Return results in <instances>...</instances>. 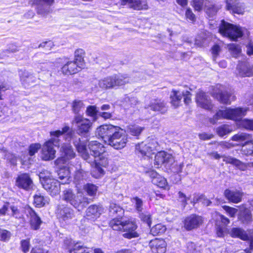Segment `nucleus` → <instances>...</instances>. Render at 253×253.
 Segmentation results:
<instances>
[{
    "label": "nucleus",
    "mask_w": 253,
    "mask_h": 253,
    "mask_svg": "<svg viewBox=\"0 0 253 253\" xmlns=\"http://www.w3.org/2000/svg\"><path fill=\"white\" fill-rule=\"evenodd\" d=\"M125 132L120 126L112 125H102L95 131L96 136L117 150L121 149L126 145L127 140Z\"/></svg>",
    "instance_id": "f257e3e1"
},
{
    "label": "nucleus",
    "mask_w": 253,
    "mask_h": 253,
    "mask_svg": "<svg viewBox=\"0 0 253 253\" xmlns=\"http://www.w3.org/2000/svg\"><path fill=\"white\" fill-rule=\"evenodd\" d=\"M88 146L90 153L89 155L94 160L92 163H95V170L100 174H103L104 171L102 167H106L108 164V159L104 155V146L97 141H92Z\"/></svg>",
    "instance_id": "f03ea898"
},
{
    "label": "nucleus",
    "mask_w": 253,
    "mask_h": 253,
    "mask_svg": "<svg viewBox=\"0 0 253 253\" xmlns=\"http://www.w3.org/2000/svg\"><path fill=\"white\" fill-rule=\"evenodd\" d=\"M110 226L114 230L124 232L123 236L128 239L139 236L136 231L137 226L136 223L129 220H124L122 217L114 218L109 222Z\"/></svg>",
    "instance_id": "7ed1b4c3"
},
{
    "label": "nucleus",
    "mask_w": 253,
    "mask_h": 253,
    "mask_svg": "<svg viewBox=\"0 0 253 253\" xmlns=\"http://www.w3.org/2000/svg\"><path fill=\"white\" fill-rule=\"evenodd\" d=\"M62 199L69 203L78 211H82L89 203L88 199L83 194L75 193L71 189H68L63 191Z\"/></svg>",
    "instance_id": "20e7f679"
},
{
    "label": "nucleus",
    "mask_w": 253,
    "mask_h": 253,
    "mask_svg": "<svg viewBox=\"0 0 253 253\" xmlns=\"http://www.w3.org/2000/svg\"><path fill=\"white\" fill-rule=\"evenodd\" d=\"M248 109L246 108H236L235 109H226L225 110H219L212 118L210 119V122L215 124L220 119H228L234 121H239L246 115Z\"/></svg>",
    "instance_id": "39448f33"
},
{
    "label": "nucleus",
    "mask_w": 253,
    "mask_h": 253,
    "mask_svg": "<svg viewBox=\"0 0 253 253\" xmlns=\"http://www.w3.org/2000/svg\"><path fill=\"white\" fill-rule=\"evenodd\" d=\"M129 83V79L126 75H115L108 76L98 81V86L103 89L114 88Z\"/></svg>",
    "instance_id": "423d86ee"
},
{
    "label": "nucleus",
    "mask_w": 253,
    "mask_h": 253,
    "mask_svg": "<svg viewBox=\"0 0 253 253\" xmlns=\"http://www.w3.org/2000/svg\"><path fill=\"white\" fill-rule=\"evenodd\" d=\"M219 33L223 36L235 41L243 36L242 27L222 20L219 28Z\"/></svg>",
    "instance_id": "0eeeda50"
},
{
    "label": "nucleus",
    "mask_w": 253,
    "mask_h": 253,
    "mask_svg": "<svg viewBox=\"0 0 253 253\" xmlns=\"http://www.w3.org/2000/svg\"><path fill=\"white\" fill-rule=\"evenodd\" d=\"M71 123L76 126L77 133L82 136L86 135L89 132L93 124L90 120L81 115H75Z\"/></svg>",
    "instance_id": "6e6552de"
},
{
    "label": "nucleus",
    "mask_w": 253,
    "mask_h": 253,
    "mask_svg": "<svg viewBox=\"0 0 253 253\" xmlns=\"http://www.w3.org/2000/svg\"><path fill=\"white\" fill-rule=\"evenodd\" d=\"M160 149L158 142L154 140H150L147 143L142 142L136 146V150L142 156L150 157L152 154H155Z\"/></svg>",
    "instance_id": "1a4fd4ad"
},
{
    "label": "nucleus",
    "mask_w": 253,
    "mask_h": 253,
    "mask_svg": "<svg viewBox=\"0 0 253 253\" xmlns=\"http://www.w3.org/2000/svg\"><path fill=\"white\" fill-rule=\"evenodd\" d=\"M251 135L246 133H240L234 135L232 138L233 141H245L244 145L242 148V153L247 156H253V140H250Z\"/></svg>",
    "instance_id": "9d476101"
},
{
    "label": "nucleus",
    "mask_w": 253,
    "mask_h": 253,
    "mask_svg": "<svg viewBox=\"0 0 253 253\" xmlns=\"http://www.w3.org/2000/svg\"><path fill=\"white\" fill-rule=\"evenodd\" d=\"M60 151L62 156L56 159L54 163L56 165L66 163L67 161L74 158L76 153L70 143H63L60 148Z\"/></svg>",
    "instance_id": "9b49d317"
},
{
    "label": "nucleus",
    "mask_w": 253,
    "mask_h": 253,
    "mask_svg": "<svg viewBox=\"0 0 253 253\" xmlns=\"http://www.w3.org/2000/svg\"><path fill=\"white\" fill-rule=\"evenodd\" d=\"M224 87L221 85H217L212 92V96L220 102L224 104H230L235 100V96L223 90Z\"/></svg>",
    "instance_id": "f8f14e48"
},
{
    "label": "nucleus",
    "mask_w": 253,
    "mask_h": 253,
    "mask_svg": "<svg viewBox=\"0 0 253 253\" xmlns=\"http://www.w3.org/2000/svg\"><path fill=\"white\" fill-rule=\"evenodd\" d=\"M203 222L202 216L195 214H191L185 218L184 227L187 230H191L200 227Z\"/></svg>",
    "instance_id": "ddd939ff"
},
{
    "label": "nucleus",
    "mask_w": 253,
    "mask_h": 253,
    "mask_svg": "<svg viewBox=\"0 0 253 253\" xmlns=\"http://www.w3.org/2000/svg\"><path fill=\"white\" fill-rule=\"evenodd\" d=\"M15 185L19 188L28 191L33 188V182L29 174L24 173L17 176Z\"/></svg>",
    "instance_id": "4468645a"
},
{
    "label": "nucleus",
    "mask_w": 253,
    "mask_h": 253,
    "mask_svg": "<svg viewBox=\"0 0 253 253\" xmlns=\"http://www.w3.org/2000/svg\"><path fill=\"white\" fill-rule=\"evenodd\" d=\"M19 75L22 84L25 87L33 85L36 82V77L34 74L26 70H20Z\"/></svg>",
    "instance_id": "2eb2a0df"
},
{
    "label": "nucleus",
    "mask_w": 253,
    "mask_h": 253,
    "mask_svg": "<svg viewBox=\"0 0 253 253\" xmlns=\"http://www.w3.org/2000/svg\"><path fill=\"white\" fill-rule=\"evenodd\" d=\"M57 216L61 221L67 222L74 217V211L68 207L61 205L58 208Z\"/></svg>",
    "instance_id": "dca6fc26"
},
{
    "label": "nucleus",
    "mask_w": 253,
    "mask_h": 253,
    "mask_svg": "<svg viewBox=\"0 0 253 253\" xmlns=\"http://www.w3.org/2000/svg\"><path fill=\"white\" fill-rule=\"evenodd\" d=\"M144 108L154 112H159L162 114L165 113L168 110L167 103L160 99L152 100L149 104L144 106Z\"/></svg>",
    "instance_id": "f3484780"
},
{
    "label": "nucleus",
    "mask_w": 253,
    "mask_h": 253,
    "mask_svg": "<svg viewBox=\"0 0 253 253\" xmlns=\"http://www.w3.org/2000/svg\"><path fill=\"white\" fill-rule=\"evenodd\" d=\"M56 150L50 142L46 141L43 144L41 151V158L44 161H50L55 157Z\"/></svg>",
    "instance_id": "a211bd4d"
},
{
    "label": "nucleus",
    "mask_w": 253,
    "mask_h": 253,
    "mask_svg": "<svg viewBox=\"0 0 253 253\" xmlns=\"http://www.w3.org/2000/svg\"><path fill=\"white\" fill-rule=\"evenodd\" d=\"M196 101L198 105L205 109L211 110L212 108L210 97L202 91H199L196 94Z\"/></svg>",
    "instance_id": "6ab92c4d"
},
{
    "label": "nucleus",
    "mask_w": 253,
    "mask_h": 253,
    "mask_svg": "<svg viewBox=\"0 0 253 253\" xmlns=\"http://www.w3.org/2000/svg\"><path fill=\"white\" fill-rule=\"evenodd\" d=\"M229 222V219L226 217L221 214L217 215L215 224L216 226V234L218 237H222L224 236L226 230L225 226L228 224Z\"/></svg>",
    "instance_id": "aec40b11"
},
{
    "label": "nucleus",
    "mask_w": 253,
    "mask_h": 253,
    "mask_svg": "<svg viewBox=\"0 0 253 253\" xmlns=\"http://www.w3.org/2000/svg\"><path fill=\"white\" fill-rule=\"evenodd\" d=\"M43 187L52 196L58 194L60 191V183L55 179L48 180L42 185Z\"/></svg>",
    "instance_id": "412c9836"
},
{
    "label": "nucleus",
    "mask_w": 253,
    "mask_h": 253,
    "mask_svg": "<svg viewBox=\"0 0 253 253\" xmlns=\"http://www.w3.org/2000/svg\"><path fill=\"white\" fill-rule=\"evenodd\" d=\"M54 2V0H37L38 13L44 16L50 13V6Z\"/></svg>",
    "instance_id": "4be33fe9"
},
{
    "label": "nucleus",
    "mask_w": 253,
    "mask_h": 253,
    "mask_svg": "<svg viewBox=\"0 0 253 253\" xmlns=\"http://www.w3.org/2000/svg\"><path fill=\"white\" fill-rule=\"evenodd\" d=\"M149 246L153 253H164L166 251L167 243L163 239L156 238L150 242Z\"/></svg>",
    "instance_id": "5701e85b"
},
{
    "label": "nucleus",
    "mask_w": 253,
    "mask_h": 253,
    "mask_svg": "<svg viewBox=\"0 0 253 253\" xmlns=\"http://www.w3.org/2000/svg\"><path fill=\"white\" fill-rule=\"evenodd\" d=\"M238 75L241 77H250L253 76V67L248 62L240 63L237 67Z\"/></svg>",
    "instance_id": "b1692460"
},
{
    "label": "nucleus",
    "mask_w": 253,
    "mask_h": 253,
    "mask_svg": "<svg viewBox=\"0 0 253 253\" xmlns=\"http://www.w3.org/2000/svg\"><path fill=\"white\" fill-rule=\"evenodd\" d=\"M127 4L130 8L135 10L147 9L148 8L147 0H122V5Z\"/></svg>",
    "instance_id": "393cba45"
},
{
    "label": "nucleus",
    "mask_w": 253,
    "mask_h": 253,
    "mask_svg": "<svg viewBox=\"0 0 253 253\" xmlns=\"http://www.w3.org/2000/svg\"><path fill=\"white\" fill-rule=\"evenodd\" d=\"M70 129L68 126H65L62 128V130H57L55 131H52L50 132V135L51 138L47 141L51 143V145L54 146L59 147L60 144V139L59 137L63 134L67 133Z\"/></svg>",
    "instance_id": "a878e982"
},
{
    "label": "nucleus",
    "mask_w": 253,
    "mask_h": 253,
    "mask_svg": "<svg viewBox=\"0 0 253 253\" xmlns=\"http://www.w3.org/2000/svg\"><path fill=\"white\" fill-rule=\"evenodd\" d=\"M155 165L158 166L162 165H167L168 163L173 161L170 155L164 151L158 152L155 157Z\"/></svg>",
    "instance_id": "bb28decb"
},
{
    "label": "nucleus",
    "mask_w": 253,
    "mask_h": 253,
    "mask_svg": "<svg viewBox=\"0 0 253 253\" xmlns=\"http://www.w3.org/2000/svg\"><path fill=\"white\" fill-rule=\"evenodd\" d=\"M101 211V207L96 205H92L86 209L84 217L88 220L94 221L100 216Z\"/></svg>",
    "instance_id": "cd10ccee"
},
{
    "label": "nucleus",
    "mask_w": 253,
    "mask_h": 253,
    "mask_svg": "<svg viewBox=\"0 0 253 253\" xmlns=\"http://www.w3.org/2000/svg\"><path fill=\"white\" fill-rule=\"evenodd\" d=\"M64 244L68 247L69 253H85L83 246L80 243H75L71 239H66L64 241Z\"/></svg>",
    "instance_id": "c85d7f7f"
},
{
    "label": "nucleus",
    "mask_w": 253,
    "mask_h": 253,
    "mask_svg": "<svg viewBox=\"0 0 253 253\" xmlns=\"http://www.w3.org/2000/svg\"><path fill=\"white\" fill-rule=\"evenodd\" d=\"M28 213L30 215L29 222L31 228L33 230H38L42 223L40 217L32 209L29 210Z\"/></svg>",
    "instance_id": "c756f323"
},
{
    "label": "nucleus",
    "mask_w": 253,
    "mask_h": 253,
    "mask_svg": "<svg viewBox=\"0 0 253 253\" xmlns=\"http://www.w3.org/2000/svg\"><path fill=\"white\" fill-rule=\"evenodd\" d=\"M224 161L226 163L231 164L242 170H245L248 167H253V162L245 164L232 157H224Z\"/></svg>",
    "instance_id": "7c9ffc66"
},
{
    "label": "nucleus",
    "mask_w": 253,
    "mask_h": 253,
    "mask_svg": "<svg viewBox=\"0 0 253 253\" xmlns=\"http://www.w3.org/2000/svg\"><path fill=\"white\" fill-rule=\"evenodd\" d=\"M224 195L228 200L234 203L240 202L242 197V193L239 191L231 190L229 189L224 191Z\"/></svg>",
    "instance_id": "2f4dec72"
},
{
    "label": "nucleus",
    "mask_w": 253,
    "mask_h": 253,
    "mask_svg": "<svg viewBox=\"0 0 253 253\" xmlns=\"http://www.w3.org/2000/svg\"><path fill=\"white\" fill-rule=\"evenodd\" d=\"M82 68L74 60L68 61L62 67L61 70L63 74L71 75L77 73Z\"/></svg>",
    "instance_id": "473e14b6"
},
{
    "label": "nucleus",
    "mask_w": 253,
    "mask_h": 253,
    "mask_svg": "<svg viewBox=\"0 0 253 253\" xmlns=\"http://www.w3.org/2000/svg\"><path fill=\"white\" fill-rule=\"evenodd\" d=\"M74 144L78 152L81 155L82 158L87 162L92 163L94 160L87 153L86 145L84 144V143L81 142L80 140L79 139V142L76 141L74 143Z\"/></svg>",
    "instance_id": "72a5a7b5"
},
{
    "label": "nucleus",
    "mask_w": 253,
    "mask_h": 253,
    "mask_svg": "<svg viewBox=\"0 0 253 253\" xmlns=\"http://www.w3.org/2000/svg\"><path fill=\"white\" fill-rule=\"evenodd\" d=\"M229 234L233 238H238L246 241L249 239V236L244 229L239 227H233L228 231Z\"/></svg>",
    "instance_id": "f704fd0d"
},
{
    "label": "nucleus",
    "mask_w": 253,
    "mask_h": 253,
    "mask_svg": "<svg viewBox=\"0 0 253 253\" xmlns=\"http://www.w3.org/2000/svg\"><path fill=\"white\" fill-rule=\"evenodd\" d=\"M238 219L244 224H250L253 220L251 211L247 209L240 211Z\"/></svg>",
    "instance_id": "c9c22d12"
},
{
    "label": "nucleus",
    "mask_w": 253,
    "mask_h": 253,
    "mask_svg": "<svg viewBox=\"0 0 253 253\" xmlns=\"http://www.w3.org/2000/svg\"><path fill=\"white\" fill-rule=\"evenodd\" d=\"M58 175L59 178L62 180L61 182L62 184L69 183L70 177V171L68 168L64 167L60 169L58 171Z\"/></svg>",
    "instance_id": "e433bc0d"
},
{
    "label": "nucleus",
    "mask_w": 253,
    "mask_h": 253,
    "mask_svg": "<svg viewBox=\"0 0 253 253\" xmlns=\"http://www.w3.org/2000/svg\"><path fill=\"white\" fill-rule=\"evenodd\" d=\"M171 103L174 107H177L182 99V93L179 91L172 90L171 94Z\"/></svg>",
    "instance_id": "4c0bfd02"
},
{
    "label": "nucleus",
    "mask_w": 253,
    "mask_h": 253,
    "mask_svg": "<svg viewBox=\"0 0 253 253\" xmlns=\"http://www.w3.org/2000/svg\"><path fill=\"white\" fill-rule=\"evenodd\" d=\"M84 52L82 49H77L75 52L74 61L82 68L84 67Z\"/></svg>",
    "instance_id": "58836bf2"
},
{
    "label": "nucleus",
    "mask_w": 253,
    "mask_h": 253,
    "mask_svg": "<svg viewBox=\"0 0 253 253\" xmlns=\"http://www.w3.org/2000/svg\"><path fill=\"white\" fill-rule=\"evenodd\" d=\"M123 213V210L119 206L114 203L110 204L109 207V214L110 216H113L115 214L121 216Z\"/></svg>",
    "instance_id": "ea45409f"
},
{
    "label": "nucleus",
    "mask_w": 253,
    "mask_h": 253,
    "mask_svg": "<svg viewBox=\"0 0 253 253\" xmlns=\"http://www.w3.org/2000/svg\"><path fill=\"white\" fill-rule=\"evenodd\" d=\"M232 131V127L228 125H223L216 128V133L220 137H223Z\"/></svg>",
    "instance_id": "a19ab883"
},
{
    "label": "nucleus",
    "mask_w": 253,
    "mask_h": 253,
    "mask_svg": "<svg viewBox=\"0 0 253 253\" xmlns=\"http://www.w3.org/2000/svg\"><path fill=\"white\" fill-rule=\"evenodd\" d=\"M139 101L138 99L134 96H126L124 99V105L127 107H134L137 104H138Z\"/></svg>",
    "instance_id": "79ce46f5"
},
{
    "label": "nucleus",
    "mask_w": 253,
    "mask_h": 253,
    "mask_svg": "<svg viewBox=\"0 0 253 253\" xmlns=\"http://www.w3.org/2000/svg\"><path fill=\"white\" fill-rule=\"evenodd\" d=\"M47 198H44L40 193L37 194L34 196V204L37 207H43L46 203H47Z\"/></svg>",
    "instance_id": "37998d69"
},
{
    "label": "nucleus",
    "mask_w": 253,
    "mask_h": 253,
    "mask_svg": "<svg viewBox=\"0 0 253 253\" xmlns=\"http://www.w3.org/2000/svg\"><path fill=\"white\" fill-rule=\"evenodd\" d=\"M144 127L137 125H131L127 127V132L130 135L137 136L141 133Z\"/></svg>",
    "instance_id": "c03bdc74"
},
{
    "label": "nucleus",
    "mask_w": 253,
    "mask_h": 253,
    "mask_svg": "<svg viewBox=\"0 0 253 253\" xmlns=\"http://www.w3.org/2000/svg\"><path fill=\"white\" fill-rule=\"evenodd\" d=\"M152 182L154 184L162 188L167 189L168 187L166 179L161 175L152 179Z\"/></svg>",
    "instance_id": "a18cd8bd"
},
{
    "label": "nucleus",
    "mask_w": 253,
    "mask_h": 253,
    "mask_svg": "<svg viewBox=\"0 0 253 253\" xmlns=\"http://www.w3.org/2000/svg\"><path fill=\"white\" fill-rule=\"evenodd\" d=\"M166 230V227L162 224H157L150 230V233L153 236H157L164 233Z\"/></svg>",
    "instance_id": "49530a36"
},
{
    "label": "nucleus",
    "mask_w": 253,
    "mask_h": 253,
    "mask_svg": "<svg viewBox=\"0 0 253 253\" xmlns=\"http://www.w3.org/2000/svg\"><path fill=\"white\" fill-rule=\"evenodd\" d=\"M39 178L42 184L46 182L48 180L52 179L51 173L47 170H42L39 174Z\"/></svg>",
    "instance_id": "de8ad7c7"
},
{
    "label": "nucleus",
    "mask_w": 253,
    "mask_h": 253,
    "mask_svg": "<svg viewBox=\"0 0 253 253\" xmlns=\"http://www.w3.org/2000/svg\"><path fill=\"white\" fill-rule=\"evenodd\" d=\"M228 49L232 55L234 57H237L241 52L240 46L235 43H231L228 45Z\"/></svg>",
    "instance_id": "09e8293b"
},
{
    "label": "nucleus",
    "mask_w": 253,
    "mask_h": 253,
    "mask_svg": "<svg viewBox=\"0 0 253 253\" xmlns=\"http://www.w3.org/2000/svg\"><path fill=\"white\" fill-rule=\"evenodd\" d=\"M84 105L83 102L80 100H75L72 105V108L73 112L76 115H79V113L80 112L82 108H84Z\"/></svg>",
    "instance_id": "8fccbe9b"
},
{
    "label": "nucleus",
    "mask_w": 253,
    "mask_h": 253,
    "mask_svg": "<svg viewBox=\"0 0 253 253\" xmlns=\"http://www.w3.org/2000/svg\"><path fill=\"white\" fill-rule=\"evenodd\" d=\"M245 6L244 3L238 2L233 5L229 10L233 13L239 14H243L244 12Z\"/></svg>",
    "instance_id": "3c124183"
},
{
    "label": "nucleus",
    "mask_w": 253,
    "mask_h": 253,
    "mask_svg": "<svg viewBox=\"0 0 253 253\" xmlns=\"http://www.w3.org/2000/svg\"><path fill=\"white\" fill-rule=\"evenodd\" d=\"M84 189L89 196H93L96 194L97 187L94 184L87 183L84 185Z\"/></svg>",
    "instance_id": "603ef678"
},
{
    "label": "nucleus",
    "mask_w": 253,
    "mask_h": 253,
    "mask_svg": "<svg viewBox=\"0 0 253 253\" xmlns=\"http://www.w3.org/2000/svg\"><path fill=\"white\" fill-rule=\"evenodd\" d=\"M139 217L142 221L145 222L148 226L150 227L152 223L151 215L148 212H140Z\"/></svg>",
    "instance_id": "864d4df0"
},
{
    "label": "nucleus",
    "mask_w": 253,
    "mask_h": 253,
    "mask_svg": "<svg viewBox=\"0 0 253 253\" xmlns=\"http://www.w3.org/2000/svg\"><path fill=\"white\" fill-rule=\"evenodd\" d=\"M240 125L242 127L246 129L253 130V119L242 120L240 122Z\"/></svg>",
    "instance_id": "5fc2aeb1"
},
{
    "label": "nucleus",
    "mask_w": 253,
    "mask_h": 253,
    "mask_svg": "<svg viewBox=\"0 0 253 253\" xmlns=\"http://www.w3.org/2000/svg\"><path fill=\"white\" fill-rule=\"evenodd\" d=\"M53 42L51 41H45L40 43L38 46L39 48L43 49L44 52H48L54 46Z\"/></svg>",
    "instance_id": "6e6d98bb"
},
{
    "label": "nucleus",
    "mask_w": 253,
    "mask_h": 253,
    "mask_svg": "<svg viewBox=\"0 0 253 253\" xmlns=\"http://www.w3.org/2000/svg\"><path fill=\"white\" fill-rule=\"evenodd\" d=\"M11 236V234L9 231L0 228V240L3 242L8 241Z\"/></svg>",
    "instance_id": "4d7b16f0"
},
{
    "label": "nucleus",
    "mask_w": 253,
    "mask_h": 253,
    "mask_svg": "<svg viewBox=\"0 0 253 253\" xmlns=\"http://www.w3.org/2000/svg\"><path fill=\"white\" fill-rule=\"evenodd\" d=\"M132 202L135 204V207L136 210L139 212H141L143 209L142 200L138 197H135L132 199Z\"/></svg>",
    "instance_id": "13d9d810"
},
{
    "label": "nucleus",
    "mask_w": 253,
    "mask_h": 253,
    "mask_svg": "<svg viewBox=\"0 0 253 253\" xmlns=\"http://www.w3.org/2000/svg\"><path fill=\"white\" fill-rule=\"evenodd\" d=\"M178 201L181 203V204L184 208L186 205L187 204V201L189 199V198L187 197L186 195L182 192L179 191L178 193Z\"/></svg>",
    "instance_id": "bf43d9fd"
},
{
    "label": "nucleus",
    "mask_w": 253,
    "mask_h": 253,
    "mask_svg": "<svg viewBox=\"0 0 253 253\" xmlns=\"http://www.w3.org/2000/svg\"><path fill=\"white\" fill-rule=\"evenodd\" d=\"M219 8L214 5H211L206 9V12L210 17H213L217 12Z\"/></svg>",
    "instance_id": "052dcab7"
},
{
    "label": "nucleus",
    "mask_w": 253,
    "mask_h": 253,
    "mask_svg": "<svg viewBox=\"0 0 253 253\" xmlns=\"http://www.w3.org/2000/svg\"><path fill=\"white\" fill-rule=\"evenodd\" d=\"M20 244L21 250L24 253H26L29 251L30 244L29 240H21Z\"/></svg>",
    "instance_id": "680f3d73"
},
{
    "label": "nucleus",
    "mask_w": 253,
    "mask_h": 253,
    "mask_svg": "<svg viewBox=\"0 0 253 253\" xmlns=\"http://www.w3.org/2000/svg\"><path fill=\"white\" fill-rule=\"evenodd\" d=\"M204 0H193V6L198 11H201L204 5Z\"/></svg>",
    "instance_id": "e2e57ef3"
},
{
    "label": "nucleus",
    "mask_w": 253,
    "mask_h": 253,
    "mask_svg": "<svg viewBox=\"0 0 253 253\" xmlns=\"http://www.w3.org/2000/svg\"><path fill=\"white\" fill-rule=\"evenodd\" d=\"M185 16L187 19L192 23L195 22L196 20L195 15L193 13L192 10L190 8L186 9L185 12Z\"/></svg>",
    "instance_id": "0e129e2a"
},
{
    "label": "nucleus",
    "mask_w": 253,
    "mask_h": 253,
    "mask_svg": "<svg viewBox=\"0 0 253 253\" xmlns=\"http://www.w3.org/2000/svg\"><path fill=\"white\" fill-rule=\"evenodd\" d=\"M41 148V145L38 143L33 144L29 146V152L30 156H32L38 152Z\"/></svg>",
    "instance_id": "69168bd1"
},
{
    "label": "nucleus",
    "mask_w": 253,
    "mask_h": 253,
    "mask_svg": "<svg viewBox=\"0 0 253 253\" xmlns=\"http://www.w3.org/2000/svg\"><path fill=\"white\" fill-rule=\"evenodd\" d=\"M98 111L96 110V107L95 106H89L87 107L86 113L87 116L90 117H95Z\"/></svg>",
    "instance_id": "338daca9"
},
{
    "label": "nucleus",
    "mask_w": 253,
    "mask_h": 253,
    "mask_svg": "<svg viewBox=\"0 0 253 253\" xmlns=\"http://www.w3.org/2000/svg\"><path fill=\"white\" fill-rule=\"evenodd\" d=\"M223 208L228 213L229 216L232 217H235L237 212L236 209L227 206H223Z\"/></svg>",
    "instance_id": "774afa93"
}]
</instances>
